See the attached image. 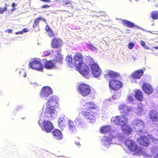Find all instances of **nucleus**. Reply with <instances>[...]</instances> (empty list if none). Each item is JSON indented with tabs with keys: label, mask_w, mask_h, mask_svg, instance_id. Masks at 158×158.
<instances>
[{
	"label": "nucleus",
	"mask_w": 158,
	"mask_h": 158,
	"mask_svg": "<svg viewBox=\"0 0 158 158\" xmlns=\"http://www.w3.org/2000/svg\"><path fill=\"white\" fill-rule=\"evenodd\" d=\"M82 56L81 54L75 55L73 60V65L77 68L80 73L86 78H88L89 74L88 72L89 68L83 63Z\"/></svg>",
	"instance_id": "nucleus-1"
},
{
	"label": "nucleus",
	"mask_w": 158,
	"mask_h": 158,
	"mask_svg": "<svg viewBox=\"0 0 158 158\" xmlns=\"http://www.w3.org/2000/svg\"><path fill=\"white\" fill-rule=\"evenodd\" d=\"M125 144L131 151H136V155H140L142 153V149L140 148H138L137 144L133 140H126Z\"/></svg>",
	"instance_id": "nucleus-2"
},
{
	"label": "nucleus",
	"mask_w": 158,
	"mask_h": 158,
	"mask_svg": "<svg viewBox=\"0 0 158 158\" xmlns=\"http://www.w3.org/2000/svg\"><path fill=\"white\" fill-rule=\"evenodd\" d=\"M127 121V118L125 115H122L112 117L111 122L117 125L123 127L126 125Z\"/></svg>",
	"instance_id": "nucleus-3"
},
{
	"label": "nucleus",
	"mask_w": 158,
	"mask_h": 158,
	"mask_svg": "<svg viewBox=\"0 0 158 158\" xmlns=\"http://www.w3.org/2000/svg\"><path fill=\"white\" fill-rule=\"evenodd\" d=\"M132 124L135 131L137 132H141L144 128V123L141 119H135L133 120Z\"/></svg>",
	"instance_id": "nucleus-4"
},
{
	"label": "nucleus",
	"mask_w": 158,
	"mask_h": 158,
	"mask_svg": "<svg viewBox=\"0 0 158 158\" xmlns=\"http://www.w3.org/2000/svg\"><path fill=\"white\" fill-rule=\"evenodd\" d=\"M78 91L83 96H86L90 93L91 89L89 85L82 84L78 86Z\"/></svg>",
	"instance_id": "nucleus-5"
},
{
	"label": "nucleus",
	"mask_w": 158,
	"mask_h": 158,
	"mask_svg": "<svg viewBox=\"0 0 158 158\" xmlns=\"http://www.w3.org/2000/svg\"><path fill=\"white\" fill-rule=\"evenodd\" d=\"M92 62H90V67L92 71L93 75L95 77H99L101 73V70L98 65L97 64L94 62L91 59Z\"/></svg>",
	"instance_id": "nucleus-6"
},
{
	"label": "nucleus",
	"mask_w": 158,
	"mask_h": 158,
	"mask_svg": "<svg viewBox=\"0 0 158 158\" xmlns=\"http://www.w3.org/2000/svg\"><path fill=\"white\" fill-rule=\"evenodd\" d=\"M82 104L84 106V108L86 110H94V113L98 112V106L93 102H86L84 101L82 102Z\"/></svg>",
	"instance_id": "nucleus-7"
},
{
	"label": "nucleus",
	"mask_w": 158,
	"mask_h": 158,
	"mask_svg": "<svg viewBox=\"0 0 158 158\" xmlns=\"http://www.w3.org/2000/svg\"><path fill=\"white\" fill-rule=\"evenodd\" d=\"M31 68L42 71L43 69V66L41 63L36 60H33L32 61H30L29 64Z\"/></svg>",
	"instance_id": "nucleus-8"
},
{
	"label": "nucleus",
	"mask_w": 158,
	"mask_h": 158,
	"mask_svg": "<svg viewBox=\"0 0 158 158\" xmlns=\"http://www.w3.org/2000/svg\"><path fill=\"white\" fill-rule=\"evenodd\" d=\"M52 94V90L49 86H46L42 89L40 96L42 98L46 99L50 95Z\"/></svg>",
	"instance_id": "nucleus-9"
},
{
	"label": "nucleus",
	"mask_w": 158,
	"mask_h": 158,
	"mask_svg": "<svg viewBox=\"0 0 158 158\" xmlns=\"http://www.w3.org/2000/svg\"><path fill=\"white\" fill-rule=\"evenodd\" d=\"M110 87L113 90H117L120 88L122 86L121 82L115 79L111 80L109 81Z\"/></svg>",
	"instance_id": "nucleus-10"
},
{
	"label": "nucleus",
	"mask_w": 158,
	"mask_h": 158,
	"mask_svg": "<svg viewBox=\"0 0 158 158\" xmlns=\"http://www.w3.org/2000/svg\"><path fill=\"white\" fill-rule=\"evenodd\" d=\"M57 114V112L55 109L50 107H48L45 110L44 115L50 119L51 117L55 118Z\"/></svg>",
	"instance_id": "nucleus-11"
},
{
	"label": "nucleus",
	"mask_w": 158,
	"mask_h": 158,
	"mask_svg": "<svg viewBox=\"0 0 158 158\" xmlns=\"http://www.w3.org/2000/svg\"><path fill=\"white\" fill-rule=\"evenodd\" d=\"M102 144L107 148H108L112 143V138L109 136H104L102 139Z\"/></svg>",
	"instance_id": "nucleus-12"
},
{
	"label": "nucleus",
	"mask_w": 158,
	"mask_h": 158,
	"mask_svg": "<svg viewBox=\"0 0 158 158\" xmlns=\"http://www.w3.org/2000/svg\"><path fill=\"white\" fill-rule=\"evenodd\" d=\"M43 125L44 130L47 133L50 132L54 128L52 123L48 121H44Z\"/></svg>",
	"instance_id": "nucleus-13"
},
{
	"label": "nucleus",
	"mask_w": 158,
	"mask_h": 158,
	"mask_svg": "<svg viewBox=\"0 0 158 158\" xmlns=\"http://www.w3.org/2000/svg\"><path fill=\"white\" fill-rule=\"evenodd\" d=\"M58 98L57 97L53 96L50 97L47 103L48 106L51 107H54L57 105Z\"/></svg>",
	"instance_id": "nucleus-14"
},
{
	"label": "nucleus",
	"mask_w": 158,
	"mask_h": 158,
	"mask_svg": "<svg viewBox=\"0 0 158 158\" xmlns=\"http://www.w3.org/2000/svg\"><path fill=\"white\" fill-rule=\"evenodd\" d=\"M61 51L58 50L55 52V54L54 56L53 57V61L54 62H58L60 63H62L63 59L62 56L60 54Z\"/></svg>",
	"instance_id": "nucleus-15"
},
{
	"label": "nucleus",
	"mask_w": 158,
	"mask_h": 158,
	"mask_svg": "<svg viewBox=\"0 0 158 158\" xmlns=\"http://www.w3.org/2000/svg\"><path fill=\"white\" fill-rule=\"evenodd\" d=\"M138 142L143 146H148L149 144V141L147 137L142 136L137 139Z\"/></svg>",
	"instance_id": "nucleus-16"
},
{
	"label": "nucleus",
	"mask_w": 158,
	"mask_h": 158,
	"mask_svg": "<svg viewBox=\"0 0 158 158\" xmlns=\"http://www.w3.org/2000/svg\"><path fill=\"white\" fill-rule=\"evenodd\" d=\"M83 114L84 117L85 118L87 122L93 123L95 121V118L93 115L89 112L85 111L83 112Z\"/></svg>",
	"instance_id": "nucleus-17"
},
{
	"label": "nucleus",
	"mask_w": 158,
	"mask_h": 158,
	"mask_svg": "<svg viewBox=\"0 0 158 158\" xmlns=\"http://www.w3.org/2000/svg\"><path fill=\"white\" fill-rule=\"evenodd\" d=\"M142 87L144 92L148 94H151L153 91L151 85L146 83H143Z\"/></svg>",
	"instance_id": "nucleus-18"
},
{
	"label": "nucleus",
	"mask_w": 158,
	"mask_h": 158,
	"mask_svg": "<svg viewBox=\"0 0 158 158\" xmlns=\"http://www.w3.org/2000/svg\"><path fill=\"white\" fill-rule=\"evenodd\" d=\"M149 116L152 121L158 122V113L155 110H152L149 113Z\"/></svg>",
	"instance_id": "nucleus-19"
},
{
	"label": "nucleus",
	"mask_w": 158,
	"mask_h": 158,
	"mask_svg": "<svg viewBox=\"0 0 158 158\" xmlns=\"http://www.w3.org/2000/svg\"><path fill=\"white\" fill-rule=\"evenodd\" d=\"M76 126L80 128H83L85 126V124L83 119L80 117H77L75 120Z\"/></svg>",
	"instance_id": "nucleus-20"
},
{
	"label": "nucleus",
	"mask_w": 158,
	"mask_h": 158,
	"mask_svg": "<svg viewBox=\"0 0 158 158\" xmlns=\"http://www.w3.org/2000/svg\"><path fill=\"white\" fill-rule=\"evenodd\" d=\"M62 41L59 39H54L52 42V46L53 48L60 47L62 45Z\"/></svg>",
	"instance_id": "nucleus-21"
},
{
	"label": "nucleus",
	"mask_w": 158,
	"mask_h": 158,
	"mask_svg": "<svg viewBox=\"0 0 158 158\" xmlns=\"http://www.w3.org/2000/svg\"><path fill=\"white\" fill-rule=\"evenodd\" d=\"M143 73V72L142 70H139L134 72L132 73L131 76L134 79H139Z\"/></svg>",
	"instance_id": "nucleus-22"
},
{
	"label": "nucleus",
	"mask_w": 158,
	"mask_h": 158,
	"mask_svg": "<svg viewBox=\"0 0 158 158\" xmlns=\"http://www.w3.org/2000/svg\"><path fill=\"white\" fill-rule=\"evenodd\" d=\"M52 134L55 138L58 140H61L63 138V135L61 132L59 130H56L54 131Z\"/></svg>",
	"instance_id": "nucleus-23"
},
{
	"label": "nucleus",
	"mask_w": 158,
	"mask_h": 158,
	"mask_svg": "<svg viewBox=\"0 0 158 158\" xmlns=\"http://www.w3.org/2000/svg\"><path fill=\"white\" fill-rule=\"evenodd\" d=\"M64 117L65 116L62 115L61 116V118L58 119V125L61 129H63L65 126V120L64 118Z\"/></svg>",
	"instance_id": "nucleus-24"
},
{
	"label": "nucleus",
	"mask_w": 158,
	"mask_h": 158,
	"mask_svg": "<svg viewBox=\"0 0 158 158\" xmlns=\"http://www.w3.org/2000/svg\"><path fill=\"white\" fill-rule=\"evenodd\" d=\"M135 98L139 101H141L143 98L142 93L140 90H138L135 92Z\"/></svg>",
	"instance_id": "nucleus-25"
},
{
	"label": "nucleus",
	"mask_w": 158,
	"mask_h": 158,
	"mask_svg": "<svg viewBox=\"0 0 158 158\" xmlns=\"http://www.w3.org/2000/svg\"><path fill=\"white\" fill-rule=\"evenodd\" d=\"M68 126L69 131L71 133L75 132L76 130L75 126L73 121L71 120L68 121Z\"/></svg>",
	"instance_id": "nucleus-26"
},
{
	"label": "nucleus",
	"mask_w": 158,
	"mask_h": 158,
	"mask_svg": "<svg viewBox=\"0 0 158 158\" xmlns=\"http://www.w3.org/2000/svg\"><path fill=\"white\" fill-rule=\"evenodd\" d=\"M119 109L122 112H124L126 114L130 111L131 110L130 107L123 105H121L119 107Z\"/></svg>",
	"instance_id": "nucleus-27"
},
{
	"label": "nucleus",
	"mask_w": 158,
	"mask_h": 158,
	"mask_svg": "<svg viewBox=\"0 0 158 158\" xmlns=\"http://www.w3.org/2000/svg\"><path fill=\"white\" fill-rule=\"evenodd\" d=\"M66 61L69 67L71 68L73 67V58L71 56H68L66 57Z\"/></svg>",
	"instance_id": "nucleus-28"
},
{
	"label": "nucleus",
	"mask_w": 158,
	"mask_h": 158,
	"mask_svg": "<svg viewBox=\"0 0 158 158\" xmlns=\"http://www.w3.org/2000/svg\"><path fill=\"white\" fill-rule=\"evenodd\" d=\"M117 73L114 72L112 71L109 70L107 73V75L105 76V77L107 78L108 77L112 78H115L118 76Z\"/></svg>",
	"instance_id": "nucleus-29"
},
{
	"label": "nucleus",
	"mask_w": 158,
	"mask_h": 158,
	"mask_svg": "<svg viewBox=\"0 0 158 158\" xmlns=\"http://www.w3.org/2000/svg\"><path fill=\"white\" fill-rule=\"evenodd\" d=\"M111 129L110 127V126H106L101 128L100 131L103 133H106L108 132H109L110 133L111 131H110Z\"/></svg>",
	"instance_id": "nucleus-30"
},
{
	"label": "nucleus",
	"mask_w": 158,
	"mask_h": 158,
	"mask_svg": "<svg viewBox=\"0 0 158 158\" xmlns=\"http://www.w3.org/2000/svg\"><path fill=\"white\" fill-rule=\"evenodd\" d=\"M44 66L46 69H49L53 68L54 64L51 60L47 61L45 63Z\"/></svg>",
	"instance_id": "nucleus-31"
},
{
	"label": "nucleus",
	"mask_w": 158,
	"mask_h": 158,
	"mask_svg": "<svg viewBox=\"0 0 158 158\" xmlns=\"http://www.w3.org/2000/svg\"><path fill=\"white\" fill-rule=\"evenodd\" d=\"M123 23L125 26L127 27L131 28L135 26V24L132 22L129 21L125 20L123 21Z\"/></svg>",
	"instance_id": "nucleus-32"
},
{
	"label": "nucleus",
	"mask_w": 158,
	"mask_h": 158,
	"mask_svg": "<svg viewBox=\"0 0 158 158\" xmlns=\"http://www.w3.org/2000/svg\"><path fill=\"white\" fill-rule=\"evenodd\" d=\"M123 131L126 135H129L131 133L132 128L129 126H127L123 129Z\"/></svg>",
	"instance_id": "nucleus-33"
},
{
	"label": "nucleus",
	"mask_w": 158,
	"mask_h": 158,
	"mask_svg": "<svg viewBox=\"0 0 158 158\" xmlns=\"http://www.w3.org/2000/svg\"><path fill=\"white\" fill-rule=\"evenodd\" d=\"M134 95L132 94L129 95L127 99V102L128 103H133L134 101H135V99L134 98Z\"/></svg>",
	"instance_id": "nucleus-34"
},
{
	"label": "nucleus",
	"mask_w": 158,
	"mask_h": 158,
	"mask_svg": "<svg viewBox=\"0 0 158 158\" xmlns=\"http://www.w3.org/2000/svg\"><path fill=\"white\" fill-rule=\"evenodd\" d=\"M118 136V132L117 131H111L110 133L109 136L112 137V138L116 137Z\"/></svg>",
	"instance_id": "nucleus-35"
},
{
	"label": "nucleus",
	"mask_w": 158,
	"mask_h": 158,
	"mask_svg": "<svg viewBox=\"0 0 158 158\" xmlns=\"http://www.w3.org/2000/svg\"><path fill=\"white\" fill-rule=\"evenodd\" d=\"M152 17L154 19H158V11H154L152 13Z\"/></svg>",
	"instance_id": "nucleus-36"
},
{
	"label": "nucleus",
	"mask_w": 158,
	"mask_h": 158,
	"mask_svg": "<svg viewBox=\"0 0 158 158\" xmlns=\"http://www.w3.org/2000/svg\"><path fill=\"white\" fill-rule=\"evenodd\" d=\"M64 2L63 5L65 6V5L68 6V7H70L71 5L72 2L69 0H65L63 1Z\"/></svg>",
	"instance_id": "nucleus-37"
},
{
	"label": "nucleus",
	"mask_w": 158,
	"mask_h": 158,
	"mask_svg": "<svg viewBox=\"0 0 158 158\" xmlns=\"http://www.w3.org/2000/svg\"><path fill=\"white\" fill-rule=\"evenodd\" d=\"M121 96V94L119 93H116L113 96V98L114 99H117L119 98Z\"/></svg>",
	"instance_id": "nucleus-38"
},
{
	"label": "nucleus",
	"mask_w": 158,
	"mask_h": 158,
	"mask_svg": "<svg viewBox=\"0 0 158 158\" xmlns=\"http://www.w3.org/2000/svg\"><path fill=\"white\" fill-rule=\"evenodd\" d=\"M103 104L105 106H107L110 105L111 102L110 99H107L104 101Z\"/></svg>",
	"instance_id": "nucleus-39"
},
{
	"label": "nucleus",
	"mask_w": 158,
	"mask_h": 158,
	"mask_svg": "<svg viewBox=\"0 0 158 158\" xmlns=\"http://www.w3.org/2000/svg\"><path fill=\"white\" fill-rule=\"evenodd\" d=\"M41 19H42V17H40L39 18L35 19L34 21V23L33 26L34 27L35 26H37V25L39 23V20H41Z\"/></svg>",
	"instance_id": "nucleus-40"
},
{
	"label": "nucleus",
	"mask_w": 158,
	"mask_h": 158,
	"mask_svg": "<svg viewBox=\"0 0 158 158\" xmlns=\"http://www.w3.org/2000/svg\"><path fill=\"white\" fill-rule=\"evenodd\" d=\"M88 46L89 48L92 51H96L97 50L96 48L94 47L93 44H88Z\"/></svg>",
	"instance_id": "nucleus-41"
},
{
	"label": "nucleus",
	"mask_w": 158,
	"mask_h": 158,
	"mask_svg": "<svg viewBox=\"0 0 158 158\" xmlns=\"http://www.w3.org/2000/svg\"><path fill=\"white\" fill-rule=\"evenodd\" d=\"M135 46V44L133 43H130L128 45V48L130 49H132Z\"/></svg>",
	"instance_id": "nucleus-42"
},
{
	"label": "nucleus",
	"mask_w": 158,
	"mask_h": 158,
	"mask_svg": "<svg viewBox=\"0 0 158 158\" xmlns=\"http://www.w3.org/2000/svg\"><path fill=\"white\" fill-rule=\"evenodd\" d=\"M7 9V7H3L2 8L0 7V13L3 14L4 11H6Z\"/></svg>",
	"instance_id": "nucleus-43"
},
{
	"label": "nucleus",
	"mask_w": 158,
	"mask_h": 158,
	"mask_svg": "<svg viewBox=\"0 0 158 158\" xmlns=\"http://www.w3.org/2000/svg\"><path fill=\"white\" fill-rule=\"evenodd\" d=\"M47 32L48 33V35L49 37H52L54 35L52 32V30H50V31Z\"/></svg>",
	"instance_id": "nucleus-44"
},
{
	"label": "nucleus",
	"mask_w": 158,
	"mask_h": 158,
	"mask_svg": "<svg viewBox=\"0 0 158 158\" xmlns=\"http://www.w3.org/2000/svg\"><path fill=\"white\" fill-rule=\"evenodd\" d=\"M45 30L47 31L48 32L50 31V30H52L48 26H47L45 28Z\"/></svg>",
	"instance_id": "nucleus-45"
},
{
	"label": "nucleus",
	"mask_w": 158,
	"mask_h": 158,
	"mask_svg": "<svg viewBox=\"0 0 158 158\" xmlns=\"http://www.w3.org/2000/svg\"><path fill=\"white\" fill-rule=\"evenodd\" d=\"M44 122H43V120H40L38 121V123L39 124V125L41 127L42 126V123H44Z\"/></svg>",
	"instance_id": "nucleus-46"
},
{
	"label": "nucleus",
	"mask_w": 158,
	"mask_h": 158,
	"mask_svg": "<svg viewBox=\"0 0 158 158\" xmlns=\"http://www.w3.org/2000/svg\"><path fill=\"white\" fill-rule=\"evenodd\" d=\"M50 54V52H43V55L44 56H47L49 55Z\"/></svg>",
	"instance_id": "nucleus-47"
},
{
	"label": "nucleus",
	"mask_w": 158,
	"mask_h": 158,
	"mask_svg": "<svg viewBox=\"0 0 158 158\" xmlns=\"http://www.w3.org/2000/svg\"><path fill=\"white\" fill-rule=\"evenodd\" d=\"M145 158H154V156L147 155Z\"/></svg>",
	"instance_id": "nucleus-48"
},
{
	"label": "nucleus",
	"mask_w": 158,
	"mask_h": 158,
	"mask_svg": "<svg viewBox=\"0 0 158 158\" xmlns=\"http://www.w3.org/2000/svg\"><path fill=\"white\" fill-rule=\"evenodd\" d=\"M141 45L143 47L144 46H145V42L143 41H141L140 43Z\"/></svg>",
	"instance_id": "nucleus-49"
},
{
	"label": "nucleus",
	"mask_w": 158,
	"mask_h": 158,
	"mask_svg": "<svg viewBox=\"0 0 158 158\" xmlns=\"http://www.w3.org/2000/svg\"><path fill=\"white\" fill-rule=\"evenodd\" d=\"M49 6L48 5H44L42 6V7L43 8H48Z\"/></svg>",
	"instance_id": "nucleus-50"
},
{
	"label": "nucleus",
	"mask_w": 158,
	"mask_h": 158,
	"mask_svg": "<svg viewBox=\"0 0 158 158\" xmlns=\"http://www.w3.org/2000/svg\"><path fill=\"white\" fill-rule=\"evenodd\" d=\"M23 34V32L22 31H19L15 32V34L16 35L19 34Z\"/></svg>",
	"instance_id": "nucleus-51"
},
{
	"label": "nucleus",
	"mask_w": 158,
	"mask_h": 158,
	"mask_svg": "<svg viewBox=\"0 0 158 158\" xmlns=\"http://www.w3.org/2000/svg\"><path fill=\"white\" fill-rule=\"evenodd\" d=\"M27 31H28L27 30V29L26 28H24L22 31L23 32V33H25V32H27Z\"/></svg>",
	"instance_id": "nucleus-52"
},
{
	"label": "nucleus",
	"mask_w": 158,
	"mask_h": 158,
	"mask_svg": "<svg viewBox=\"0 0 158 158\" xmlns=\"http://www.w3.org/2000/svg\"><path fill=\"white\" fill-rule=\"evenodd\" d=\"M7 32L9 33H11L12 32V30L10 29H8L7 30Z\"/></svg>",
	"instance_id": "nucleus-53"
},
{
	"label": "nucleus",
	"mask_w": 158,
	"mask_h": 158,
	"mask_svg": "<svg viewBox=\"0 0 158 158\" xmlns=\"http://www.w3.org/2000/svg\"><path fill=\"white\" fill-rule=\"evenodd\" d=\"M143 48L145 49H150V48H149L148 46H146V45H145V46H144Z\"/></svg>",
	"instance_id": "nucleus-54"
},
{
	"label": "nucleus",
	"mask_w": 158,
	"mask_h": 158,
	"mask_svg": "<svg viewBox=\"0 0 158 158\" xmlns=\"http://www.w3.org/2000/svg\"><path fill=\"white\" fill-rule=\"evenodd\" d=\"M41 1L43 2H50V1L49 0H40Z\"/></svg>",
	"instance_id": "nucleus-55"
},
{
	"label": "nucleus",
	"mask_w": 158,
	"mask_h": 158,
	"mask_svg": "<svg viewBox=\"0 0 158 158\" xmlns=\"http://www.w3.org/2000/svg\"><path fill=\"white\" fill-rule=\"evenodd\" d=\"M75 143L77 146H80L81 145L80 144V143L76 141Z\"/></svg>",
	"instance_id": "nucleus-56"
},
{
	"label": "nucleus",
	"mask_w": 158,
	"mask_h": 158,
	"mask_svg": "<svg viewBox=\"0 0 158 158\" xmlns=\"http://www.w3.org/2000/svg\"><path fill=\"white\" fill-rule=\"evenodd\" d=\"M152 135H150L149 136V137L152 140V141H153V139L152 138Z\"/></svg>",
	"instance_id": "nucleus-57"
},
{
	"label": "nucleus",
	"mask_w": 158,
	"mask_h": 158,
	"mask_svg": "<svg viewBox=\"0 0 158 158\" xmlns=\"http://www.w3.org/2000/svg\"><path fill=\"white\" fill-rule=\"evenodd\" d=\"M16 6V4L15 3H13L12 5V6L13 7H15Z\"/></svg>",
	"instance_id": "nucleus-58"
},
{
	"label": "nucleus",
	"mask_w": 158,
	"mask_h": 158,
	"mask_svg": "<svg viewBox=\"0 0 158 158\" xmlns=\"http://www.w3.org/2000/svg\"><path fill=\"white\" fill-rule=\"evenodd\" d=\"M153 48L156 49H158V46H157L154 47Z\"/></svg>",
	"instance_id": "nucleus-59"
},
{
	"label": "nucleus",
	"mask_w": 158,
	"mask_h": 158,
	"mask_svg": "<svg viewBox=\"0 0 158 158\" xmlns=\"http://www.w3.org/2000/svg\"><path fill=\"white\" fill-rule=\"evenodd\" d=\"M132 58L134 60L137 59V58L136 57L134 56H132Z\"/></svg>",
	"instance_id": "nucleus-60"
},
{
	"label": "nucleus",
	"mask_w": 158,
	"mask_h": 158,
	"mask_svg": "<svg viewBox=\"0 0 158 158\" xmlns=\"http://www.w3.org/2000/svg\"><path fill=\"white\" fill-rule=\"evenodd\" d=\"M154 158H158V153L154 156Z\"/></svg>",
	"instance_id": "nucleus-61"
},
{
	"label": "nucleus",
	"mask_w": 158,
	"mask_h": 158,
	"mask_svg": "<svg viewBox=\"0 0 158 158\" xmlns=\"http://www.w3.org/2000/svg\"><path fill=\"white\" fill-rule=\"evenodd\" d=\"M41 20H43L44 21H45V22L46 21V20L45 19L43 18H42V19H41Z\"/></svg>",
	"instance_id": "nucleus-62"
},
{
	"label": "nucleus",
	"mask_w": 158,
	"mask_h": 158,
	"mask_svg": "<svg viewBox=\"0 0 158 158\" xmlns=\"http://www.w3.org/2000/svg\"><path fill=\"white\" fill-rule=\"evenodd\" d=\"M26 73H24L23 74V77H26Z\"/></svg>",
	"instance_id": "nucleus-63"
},
{
	"label": "nucleus",
	"mask_w": 158,
	"mask_h": 158,
	"mask_svg": "<svg viewBox=\"0 0 158 158\" xmlns=\"http://www.w3.org/2000/svg\"><path fill=\"white\" fill-rule=\"evenodd\" d=\"M15 8H13L11 9V11H15Z\"/></svg>",
	"instance_id": "nucleus-64"
}]
</instances>
